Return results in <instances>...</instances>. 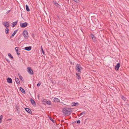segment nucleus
I'll use <instances>...</instances> for the list:
<instances>
[{
  "label": "nucleus",
  "instance_id": "nucleus-17",
  "mask_svg": "<svg viewBox=\"0 0 129 129\" xmlns=\"http://www.w3.org/2000/svg\"><path fill=\"white\" fill-rule=\"evenodd\" d=\"M53 3L55 6L59 8V5L55 1H53Z\"/></svg>",
  "mask_w": 129,
  "mask_h": 129
},
{
  "label": "nucleus",
  "instance_id": "nucleus-18",
  "mask_svg": "<svg viewBox=\"0 0 129 129\" xmlns=\"http://www.w3.org/2000/svg\"><path fill=\"white\" fill-rule=\"evenodd\" d=\"M20 89L21 91L22 92L24 93H25V90L21 87H20Z\"/></svg>",
  "mask_w": 129,
  "mask_h": 129
},
{
  "label": "nucleus",
  "instance_id": "nucleus-38",
  "mask_svg": "<svg viewBox=\"0 0 129 129\" xmlns=\"http://www.w3.org/2000/svg\"><path fill=\"white\" fill-rule=\"evenodd\" d=\"M17 54L18 55H20V53H18V52H17Z\"/></svg>",
  "mask_w": 129,
  "mask_h": 129
},
{
  "label": "nucleus",
  "instance_id": "nucleus-19",
  "mask_svg": "<svg viewBox=\"0 0 129 129\" xmlns=\"http://www.w3.org/2000/svg\"><path fill=\"white\" fill-rule=\"evenodd\" d=\"M76 75L77 76V77L78 79H79L81 78L79 75V73H76Z\"/></svg>",
  "mask_w": 129,
  "mask_h": 129
},
{
  "label": "nucleus",
  "instance_id": "nucleus-16",
  "mask_svg": "<svg viewBox=\"0 0 129 129\" xmlns=\"http://www.w3.org/2000/svg\"><path fill=\"white\" fill-rule=\"evenodd\" d=\"M18 75L20 79L22 81H23L24 80H23V78L20 75V74L19 73H18Z\"/></svg>",
  "mask_w": 129,
  "mask_h": 129
},
{
  "label": "nucleus",
  "instance_id": "nucleus-35",
  "mask_svg": "<svg viewBox=\"0 0 129 129\" xmlns=\"http://www.w3.org/2000/svg\"><path fill=\"white\" fill-rule=\"evenodd\" d=\"M74 1L77 3H78L79 2V0H74Z\"/></svg>",
  "mask_w": 129,
  "mask_h": 129
},
{
  "label": "nucleus",
  "instance_id": "nucleus-27",
  "mask_svg": "<svg viewBox=\"0 0 129 129\" xmlns=\"http://www.w3.org/2000/svg\"><path fill=\"white\" fill-rule=\"evenodd\" d=\"M49 118L50 119V120L52 121L54 123L55 121L54 120H53L52 118H51L50 117H49Z\"/></svg>",
  "mask_w": 129,
  "mask_h": 129
},
{
  "label": "nucleus",
  "instance_id": "nucleus-9",
  "mask_svg": "<svg viewBox=\"0 0 129 129\" xmlns=\"http://www.w3.org/2000/svg\"><path fill=\"white\" fill-rule=\"evenodd\" d=\"M31 48V47L30 46L26 47H25L24 49L27 51H29L30 50Z\"/></svg>",
  "mask_w": 129,
  "mask_h": 129
},
{
  "label": "nucleus",
  "instance_id": "nucleus-34",
  "mask_svg": "<svg viewBox=\"0 0 129 129\" xmlns=\"http://www.w3.org/2000/svg\"><path fill=\"white\" fill-rule=\"evenodd\" d=\"M41 84V83L40 82L37 84V86H39Z\"/></svg>",
  "mask_w": 129,
  "mask_h": 129
},
{
  "label": "nucleus",
  "instance_id": "nucleus-31",
  "mask_svg": "<svg viewBox=\"0 0 129 129\" xmlns=\"http://www.w3.org/2000/svg\"><path fill=\"white\" fill-rule=\"evenodd\" d=\"M18 47H16L15 48V49L16 50V52H18Z\"/></svg>",
  "mask_w": 129,
  "mask_h": 129
},
{
  "label": "nucleus",
  "instance_id": "nucleus-39",
  "mask_svg": "<svg viewBox=\"0 0 129 129\" xmlns=\"http://www.w3.org/2000/svg\"><path fill=\"white\" fill-rule=\"evenodd\" d=\"M14 36H12V35L11 36H10V38H12Z\"/></svg>",
  "mask_w": 129,
  "mask_h": 129
},
{
  "label": "nucleus",
  "instance_id": "nucleus-1",
  "mask_svg": "<svg viewBox=\"0 0 129 129\" xmlns=\"http://www.w3.org/2000/svg\"><path fill=\"white\" fill-rule=\"evenodd\" d=\"M62 111L64 115H70L72 110L70 108H65L63 109Z\"/></svg>",
  "mask_w": 129,
  "mask_h": 129
},
{
  "label": "nucleus",
  "instance_id": "nucleus-11",
  "mask_svg": "<svg viewBox=\"0 0 129 129\" xmlns=\"http://www.w3.org/2000/svg\"><path fill=\"white\" fill-rule=\"evenodd\" d=\"M30 101L31 103L33 105H36L35 102L33 99H31Z\"/></svg>",
  "mask_w": 129,
  "mask_h": 129
},
{
  "label": "nucleus",
  "instance_id": "nucleus-2",
  "mask_svg": "<svg viewBox=\"0 0 129 129\" xmlns=\"http://www.w3.org/2000/svg\"><path fill=\"white\" fill-rule=\"evenodd\" d=\"M76 71L80 73L82 69L81 66L79 64H76Z\"/></svg>",
  "mask_w": 129,
  "mask_h": 129
},
{
  "label": "nucleus",
  "instance_id": "nucleus-33",
  "mask_svg": "<svg viewBox=\"0 0 129 129\" xmlns=\"http://www.w3.org/2000/svg\"><path fill=\"white\" fill-rule=\"evenodd\" d=\"M85 111H83L82 113H81L80 114V115H83V114H85Z\"/></svg>",
  "mask_w": 129,
  "mask_h": 129
},
{
  "label": "nucleus",
  "instance_id": "nucleus-6",
  "mask_svg": "<svg viewBox=\"0 0 129 129\" xmlns=\"http://www.w3.org/2000/svg\"><path fill=\"white\" fill-rule=\"evenodd\" d=\"M3 24L4 25L5 27H9V24L7 22H4L3 23Z\"/></svg>",
  "mask_w": 129,
  "mask_h": 129
},
{
  "label": "nucleus",
  "instance_id": "nucleus-20",
  "mask_svg": "<svg viewBox=\"0 0 129 129\" xmlns=\"http://www.w3.org/2000/svg\"><path fill=\"white\" fill-rule=\"evenodd\" d=\"M25 7H26V11L27 12L29 11H30V9H29V7H28V6L27 5H26L25 6Z\"/></svg>",
  "mask_w": 129,
  "mask_h": 129
},
{
  "label": "nucleus",
  "instance_id": "nucleus-36",
  "mask_svg": "<svg viewBox=\"0 0 129 129\" xmlns=\"http://www.w3.org/2000/svg\"><path fill=\"white\" fill-rule=\"evenodd\" d=\"M77 123H80V121L79 120H78L77 121Z\"/></svg>",
  "mask_w": 129,
  "mask_h": 129
},
{
  "label": "nucleus",
  "instance_id": "nucleus-12",
  "mask_svg": "<svg viewBox=\"0 0 129 129\" xmlns=\"http://www.w3.org/2000/svg\"><path fill=\"white\" fill-rule=\"evenodd\" d=\"M72 105L73 106H77L79 105V103H78L73 102L72 103Z\"/></svg>",
  "mask_w": 129,
  "mask_h": 129
},
{
  "label": "nucleus",
  "instance_id": "nucleus-42",
  "mask_svg": "<svg viewBox=\"0 0 129 129\" xmlns=\"http://www.w3.org/2000/svg\"><path fill=\"white\" fill-rule=\"evenodd\" d=\"M11 119H9V120H11Z\"/></svg>",
  "mask_w": 129,
  "mask_h": 129
},
{
  "label": "nucleus",
  "instance_id": "nucleus-32",
  "mask_svg": "<svg viewBox=\"0 0 129 129\" xmlns=\"http://www.w3.org/2000/svg\"><path fill=\"white\" fill-rule=\"evenodd\" d=\"M16 110L18 111H19V108L17 106L16 108Z\"/></svg>",
  "mask_w": 129,
  "mask_h": 129
},
{
  "label": "nucleus",
  "instance_id": "nucleus-30",
  "mask_svg": "<svg viewBox=\"0 0 129 129\" xmlns=\"http://www.w3.org/2000/svg\"><path fill=\"white\" fill-rule=\"evenodd\" d=\"M41 50H42V52L43 53L44 55V51H43V48H42V46H41Z\"/></svg>",
  "mask_w": 129,
  "mask_h": 129
},
{
  "label": "nucleus",
  "instance_id": "nucleus-14",
  "mask_svg": "<svg viewBox=\"0 0 129 129\" xmlns=\"http://www.w3.org/2000/svg\"><path fill=\"white\" fill-rule=\"evenodd\" d=\"M18 22V21L17 20L16 22H13L12 23V25H13L12 26V27H14L16 25L17 23V22Z\"/></svg>",
  "mask_w": 129,
  "mask_h": 129
},
{
  "label": "nucleus",
  "instance_id": "nucleus-26",
  "mask_svg": "<svg viewBox=\"0 0 129 129\" xmlns=\"http://www.w3.org/2000/svg\"><path fill=\"white\" fill-rule=\"evenodd\" d=\"M3 118V116L2 115H1L0 116V123H1L2 122V119Z\"/></svg>",
  "mask_w": 129,
  "mask_h": 129
},
{
  "label": "nucleus",
  "instance_id": "nucleus-24",
  "mask_svg": "<svg viewBox=\"0 0 129 129\" xmlns=\"http://www.w3.org/2000/svg\"><path fill=\"white\" fill-rule=\"evenodd\" d=\"M5 30L6 31H5V33L6 34H8L9 33V29L8 28H6L5 29Z\"/></svg>",
  "mask_w": 129,
  "mask_h": 129
},
{
  "label": "nucleus",
  "instance_id": "nucleus-28",
  "mask_svg": "<svg viewBox=\"0 0 129 129\" xmlns=\"http://www.w3.org/2000/svg\"><path fill=\"white\" fill-rule=\"evenodd\" d=\"M92 40H93V41L94 42H96V38H95V37H92Z\"/></svg>",
  "mask_w": 129,
  "mask_h": 129
},
{
  "label": "nucleus",
  "instance_id": "nucleus-10",
  "mask_svg": "<svg viewBox=\"0 0 129 129\" xmlns=\"http://www.w3.org/2000/svg\"><path fill=\"white\" fill-rule=\"evenodd\" d=\"M7 82L9 83H11L12 82V80L10 78H7Z\"/></svg>",
  "mask_w": 129,
  "mask_h": 129
},
{
  "label": "nucleus",
  "instance_id": "nucleus-22",
  "mask_svg": "<svg viewBox=\"0 0 129 129\" xmlns=\"http://www.w3.org/2000/svg\"><path fill=\"white\" fill-rule=\"evenodd\" d=\"M46 104H47L48 105H51V102L49 101H46Z\"/></svg>",
  "mask_w": 129,
  "mask_h": 129
},
{
  "label": "nucleus",
  "instance_id": "nucleus-8",
  "mask_svg": "<svg viewBox=\"0 0 129 129\" xmlns=\"http://www.w3.org/2000/svg\"><path fill=\"white\" fill-rule=\"evenodd\" d=\"M120 66V64L119 63H118L115 67V69L116 70H118L119 67Z\"/></svg>",
  "mask_w": 129,
  "mask_h": 129
},
{
  "label": "nucleus",
  "instance_id": "nucleus-13",
  "mask_svg": "<svg viewBox=\"0 0 129 129\" xmlns=\"http://www.w3.org/2000/svg\"><path fill=\"white\" fill-rule=\"evenodd\" d=\"M15 81L18 84H20V82L19 79L18 78H15Z\"/></svg>",
  "mask_w": 129,
  "mask_h": 129
},
{
  "label": "nucleus",
  "instance_id": "nucleus-15",
  "mask_svg": "<svg viewBox=\"0 0 129 129\" xmlns=\"http://www.w3.org/2000/svg\"><path fill=\"white\" fill-rule=\"evenodd\" d=\"M54 102H60V100L57 98H55L54 99Z\"/></svg>",
  "mask_w": 129,
  "mask_h": 129
},
{
  "label": "nucleus",
  "instance_id": "nucleus-7",
  "mask_svg": "<svg viewBox=\"0 0 129 129\" xmlns=\"http://www.w3.org/2000/svg\"><path fill=\"white\" fill-rule=\"evenodd\" d=\"M25 111L29 114H32V112L31 110L28 108H25Z\"/></svg>",
  "mask_w": 129,
  "mask_h": 129
},
{
  "label": "nucleus",
  "instance_id": "nucleus-41",
  "mask_svg": "<svg viewBox=\"0 0 129 129\" xmlns=\"http://www.w3.org/2000/svg\"><path fill=\"white\" fill-rule=\"evenodd\" d=\"M10 11V10H9L8 11V13Z\"/></svg>",
  "mask_w": 129,
  "mask_h": 129
},
{
  "label": "nucleus",
  "instance_id": "nucleus-29",
  "mask_svg": "<svg viewBox=\"0 0 129 129\" xmlns=\"http://www.w3.org/2000/svg\"><path fill=\"white\" fill-rule=\"evenodd\" d=\"M121 98L122 99L124 100V101L126 100V98L122 95L121 96Z\"/></svg>",
  "mask_w": 129,
  "mask_h": 129
},
{
  "label": "nucleus",
  "instance_id": "nucleus-3",
  "mask_svg": "<svg viewBox=\"0 0 129 129\" xmlns=\"http://www.w3.org/2000/svg\"><path fill=\"white\" fill-rule=\"evenodd\" d=\"M23 36L26 39L28 38V32L27 31L25 30L23 32Z\"/></svg>",
  "mask_w": 129,
  "mask_h": 129
},
{
  "label": "nucleus",
  "instance_id": "nucleus-21",
  "mask_svg": "<svg viewBox=\"0 0 129 129\" xmlns=\"http://www.w3.org/2000/svg\"><path fill=\"white\" fill-rule=\"evenodd\" d=\"M8 55L9 57H10L12 59H13V57L11 55V54L10 53H9L8 54Z\"/></svg>",
  "mask_w": 129,
  "mask_h": 129
},
{
  "label": "nucleus",
  "instance_id": "nucleus-37",
  "mask_svg": "<svg viewBox=\"0 0 129 129\" xmlns=\"http://www.w3.org/2000/svg\"><path fill=\"white\" fill-rule=\"evenodd\" d=\"M91 37H92H92H94V36L93 35H92V34H91Z\"/></svg>",
  "mask_w": 129,
  "mask_h": 129
},
{
  "label": "nucleus",
  "instance_id": "nucleus-40",
  "mask_svg": "<svg viewBox=\"0 0 129 129\" xmlns=\"http://www.w3.org/2000/svg\"><path fill=\"white\" fill-rule=\"evenodd\" d=\"M63 122H64V120H61V122H62V123Z\"/></svg>",
  "mask_w": 129,
  "mask_h": 129
},
{
  "label": "nucleus",
  "instance_id": "nucleus-5",
  "mask_svg": "<svg viewBox=\"0 0 129 129\" xmlns=\"http://www.w3.org/2000/svg\"><path fill=\"white\" fill-rule=\"evenodd\" d=\"M27 71L30 74L32 75L33 74V72L30 67H28L27 68Z\"/></svg>",
  "mask_w": 129,
  "mask_h": 129
},
{
  "label": "nucleus",
  "instance_id": "nucleus-23",
  "mask_svg": "<svg viewBox=\"0 0 129 129\" xmlns=\"http://www.w3.org/2000/svg\"><path fill=\"white\" fill-rule=\"evenodd\" d=\"M47 100L45 99H44L43 100V101H42V103L43 104H46V102L47 101Z\"/></svg>",
  "mask_w": 129,
  "mask_h": 129
},
{
  "label": "nucleus",
  "instance_id": "nucleus-25",
  "mask_svg": "<svg viewBox=\"0 0 129 129\" xmlns=\"http://www.w3.org/2000/svg\"><path fill=\"white\" fill-rule=\"evenodd\" d=\"M17 30H15L13 33V34L12 35V36H14L15 34H16V33H17Z\"/></svg>",
  "mask_w": 129,
  "mask_h": 129
},
{
  "label": "nucleus",
  "instance_id": "nucleus-4",
  "mask_svg": "<svg viewBox=\"0 0 129 129\" xmlns=\"http://www.w3.org/2000/svg\"><path fill=\"white\" fill-rule=\"evenodd\" d=\"M28 24L27 22H25L24 23H20V26L21 27H25L27 26Z\"/></svg>",
  "mask_w": 129,
  "mask_h": 129
}]
</instances>
